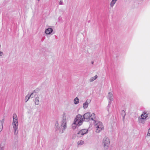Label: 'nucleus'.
<instances>
[{
  "label": "nucleus",
  "mask_w": 150,
  "mask_h": 150,
  "mask_svg": "<svg viewBox=\"0 0 150 150\" xmlns=\"http://www.w3.org/2000/svg\"><path fill=\"white\" fill-rule=\"evenodd\" d=\"M13 120L12 125L13 127L14 133L15 135H17L18 132V122L16 114L14 113L13 115Z\"/></svg>",
  "instance_id": "1"
},
{
  "label": "nucleus",
  "mask_w": 150,
  "mask_h": 150,
  "mask_svg": "<svg viewBox=\"0 0 150 150\" xmlns=\"http://www.w3.org/2000/svg\"><path fill=\"white\" fill-rule=\"evenodd\" d=\"M67 114L64 113L63 114V117L62 120L61 121L60 126L62 128V131L61 129L59 130V132L62 133L67 127Z\"/></svg>",
  "instance_id": "2"
},
{
  "label": "nucleus",
  "mask_w": 150,
  "mask_h": 150,
  "mask_svg": "<svg viewBox=\"0 0 150 150\" xmlns=\"http://www.w3.org/2000/svg\"><path fill=\"white\" fill-rule=\"evenodd\" d=\"M83 117L84 120L87 122L91 120L95 121L96 119L95 114L94 113L91 114L90 112H88L84 114Z\"/></svg>",
  "instance_id": "3"
},
{
  "label": "nucleus",
  "mask_w": 150,
  "mask_h": 150,
  "mask_svg": "<svg viewBox=\"0 0 150 150\" xmlns=\"http://www.w3.org/2000/svg\"><path fill=\"white\" fill-rule=\"evenodd\" d=\"M94 122L95 127L96 128V132L97 133H99L104 129L102 123L100 122L95 121V120Z\"/></svg>",
  "instance_id": "4"
},
{
  "label": "nucleus",
  "mask_w": 150,
  "mask_h": 150,
  "mask_svg": "<svg viewBox=\"0 0 150 150\" xmlns=\"http://www.w3.org/2000/svg\"><path fill=\"white\" fill-rule=\"evenodd\" d=\"M83 121V119L82 118V116L80 114L78 115L74 120V122L78 126L82 125Z\"/></svg>",
  "instance_id": "5"
},
{
  "label": "nucleus",
  "mask_w": 150,
  "mask_h": 150,
  "mask_svg": "<svg viewBox=\"0 0 150 150\" xmlns=\"http://www.w3.org/2000/svg\"><path fill=\"white\" fill-rule=\"evenodd\" d=\"M110 141L109 138L105 137L103 140V144L104 147L106 149H108L110 145Z\"/></svg>",
  "instance_id": "6"
},
{
  "label": "nucleus",
  "mask_w": 150,
  "mask_h": 150,
  "mask_svg": "<svg viewBox=\"0 0 150 150\" xmlns=\"http://www.w3.org/2000/svg\"><path fill=\"white\" fill-rule=\"evenodd\" d=\"M88 130L87 129H83L81 130L76 134V136L78 137H81L83 135L88 133Z\"/></svg>",
  "instance_id": "7"
},
{
  "label": "nucleus",
  "mask_w": 150,
  "mask_h": 150,
  "mask_svg": "<svg viewBox=\"0 0 150 150\" xmlns=\"http://www.w3.org/2000/svg\"><path fill=\"white\" fill-rule=\"evenodd\" d=\"M108 98L110 100L108 107H109L111 104V102L112 101L113 99V94L111 92H109L107 96Z\"/></svg>",
  "instance_id": "8"
},
{
  "label": "nucleus",
  "mask_w": 150,
  "mask_h": 150,
  "mask_svg": "<svg viewBox=\"0 0 150 150\" xmlns=\"http://www.w3.org/2000/svg\"><path fill=\"white\" fill-rule=\"evenodd\" d=\"M91 100L90 99H87L86 100L85 103L83 104V107L84 109L87 108L88 106V105L90 103Z\"/></svg>",
  "instance_id": "9"
},
{
  "label": "nucleus",
  "mask_w": 150,
  "mask_h": 150,
  "mask_svg": "<svg viewBox=\"0 0 150 150\" xmlns=\"http://www.w3.org/2000/svg\"><path fill=\"white\" fill-rule=\"evenodd\" d=\"M146 120L140 117H138V120L139 123L144 124H145Z\"/></svg>",
  "instance_id": "10"
},
{
  "label": "nucleus",
  "mask_w": 150,
  "mask_h": 150,
  "mask_svg": "<svg viewBox=\"0 0 150 150\" xmlns=\"http://www.w3.org/2000/svg\"><path fill=\"white\" fill-rule=\"evenodd\" d=\"M148 113L146 111L144 112L141 115L140 117L143 118L146 120L147 118L148 117Z\"/></svg>",
  "instance_id": "11"
},
{
  "label": "nucleus",
  "mask_w": 150,
  "mask_h": 150,
  "mask_svg": "<svg viewBox=\"0 0 150 150\" xmlns=\"http://www.w3.org/2000/svg\"><path fill=\"white\" fill-rule=\"evenodd\" d=\"M53 31V29L51 28H49L47 29L45 31V33L47 35L50 34Z\"/></svg>",
  "instance_id": "12"
},
{
  "label": "nucleus",
  "mask_w": 150,
  "mask_h": 150,
  "mask_svg": "<svg viewBox=\"0 0 150 150\" xmlns=\"http://www.w3.org/2000/svg\"><path fill=\"white\" fill-rule=\"evenodd\" d=\"M4 122V119L0 121V132L2 131L3 128V125Z\"/></svg>",
  "instance_id": "13"
},
{
  "label": "nucleus",
  "mask_w": 150,
  "mask_h": 150,
  "mask_svg": "<svg viewBox=\"0 0 150 150\" xmlns=\"http://www.w3.org/2000/svg\"><path fill=\"white\" fill-rule=\"evenodd\" d=\"M5 146L4 142H1L0 144V150H4V148Z\"/></svg>",
  "instance_id": "14"
},
{
  "label": "nucleus",
  "mask_w": 150,
  "mask_h": 150,
  "mask_svg": "<svg viewBox=\"0 0 150 150\" xmlns=\"http://www.w3.org/2000/svg\"><path fill=\"white\" fill-rule=\"evenodd\" d=\"M33 94V93H32L30 95L28 94L25 97V102H26L28 101L30 99V97H31Z\"/></svg>",
  "instance_id": "15"
},
{
  "label": "nucleus",
  "mask_w": 150,
  "mask_h": 150,
  "mask_svg": "<svg viewBox=\"0 0 150 150\" xmlns=\"http://www.w3.org/2000/svg\"><path fill=\"white\" fill-rule=\"evenodd\" d=\"M39 97L38 96L36 97L35 100V103L36 105H38L39 104Z\"/></svg>",
  "instance_id": "16"
},
{
  "label": "nucleus",
  "mask_w": 150,
  "mask_h": 150,
  "mask_svg": "<svg viewBox=\"0 0 150 150\" xmlns=\"http://www.w3.org/2000/svg\"><path fill=\"white\" fill-rule=\"evenodd\" d=\"M84 144V142L82 140L78 141L77 143L78 147L83 145Z\"/></svg>",
  "instance_id": "17"
},
{
  "label": "nucleus",
  "mask_w": 150,
  "mask_h": 150,
  "mask_svg": "<svg viewBox=\"0 0 150 150\" xmlns=\"http://www.w3.org/2000/svg\"><path fill=\"white\" fill-rule=\"evenodd\" d=\"M117 1V0H112L110 3V6L112 7Z\"/></svg>",
  "instance_id": "18"
},
{
  "label": "nucleus",
  "mask_w": 150,
  "mask_h": 150,
  "mask_svg": "<svg viewBox=\"0 0 150 150\" xmlns=\"http://www.w3.org/2000/svg\"><path fill=\"white\" fill-rule=\"evenodd\" d=\"M97 77L98 76L97 75H96L94 76L91 77L89 79V81L90 82H92L94 80L96 79L97 78Z\"/></svg>",
  "instance_id": "19"
},
{
  "label": "nucleus",
  "mask_w": 150,
  "mask_h": 150,
  "mask_svg": "<svg viewBox=\"0 0 150 150\" xmlns=\"http://www.w3.org/2000/svg\"><path fill=\"white\" fill-rule=\"evenodd\" d=\"M79 99L77 97H76L74 100V103L75 104H77L79 103Z\"/></svg>",
  "instance_id": "20"
},
{
  "label": "nucleus",
  "mask_w": 150,
  "mask_h": 150,
  "mask_svg": "<svg viewBox=\"0 0 150 150\" xmlns=\"http://www.w3.org/2000/svg\"><path fill=\"white\" fill-rule=\"evenodd\" d=\"M121 114L122 116L123 117V119L124 120L125 119V112L124 110H122L121 112Z\"/></svg>",
  "instance_id": "21"
},
{
  "label": "nucleus",
  "mask_w": 150,
  "mask_h": 150,
  "mask_svg": "<svg viewBox=\"0 0 150 150\" xmlns=\"http://www.w3.org/2000/svg\"><path fill=\"white\" fill-rule=\"evenodd\" d=\"M55 127L56 128V130H57L58 129H59V124L58 122H57L55 123Z\"/></svg>",
  "instance_id": "22"
},
{
  "label": "nucleus",
  "mask_w": 150,
  "mask_h": 150,
  "mask_svg": "<svg viewBox=\"0 0 150 150\" xmlns=\"http://www.w3.org/2000/svg\"><path fill=\"white\" fill-rule=\"evenodd\" d=\"M77 126L78 125H77L76 124H75V123L74 122V123L72 124V128L74 129H75L76 128Z\"/></svg>",
  "instance_id": "23"
},
{
  "label": "nucleus",
  "mask_w": 150,
  "mask_h": 150,
  "mask_svg": "<svg viewBox=\"0 0 150 150\" xmlns=\"http://www.w3.org/2000/svg\"><path fill=\"white\" fill-rule=\"evenodd\" d=\"M59 4L60 5H63V1L62 0H60L59 2Z\"/></svg>",
  "instance_id": "24"
},
{
  "label": "nucleus",
  "mask_w": 150,
  "mask_h": 150,
  "mask_svg": "<svg viewBox=\"0 0 150 150\" xmlns=\"http://www.w3.org/2000/svg\"><path fill=\"white\" fill-rule=\"evenodd\" d=\"M147 135L148 136H150V128L148 130Z\"/></svg>",
  "instance_id": "25"
},
{
  "label": "nucleus",
  "mask_w": 150,
  "mask_h": 150,
  "mask_svg": "<svg viewBox=\"0 0 150 150\" xmlns=\"http://www.w3.org/2000/svg\"><path fill=\"white\" fill-rule=\"evenodd\" d=\"M3 54V53L1 51H0V56H2Z\"/></svg>",
  "instance_id": "26"
},
{
  "label": "nucleus",
  "mask_w": 150,
  "mask_h": 150,
  "mask_svg": "<svg viewBox=\"0 0 150 150\" xmlns=\"http://www.w3.org/2000/svg\"><path fill=\"white\" fill-rule=\"evenodd\" d=\"M38 1H39L40 0H38Z\"/></svg>",
  "instance_id": "27"
}]
</instances>
